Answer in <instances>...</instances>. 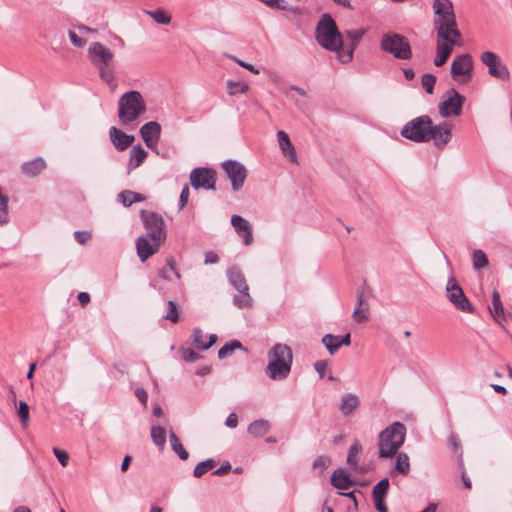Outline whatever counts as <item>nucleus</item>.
Masks as SVG:
<instances>
[{
    "mask_svg": "<svg viewBox=\"0 0 512 512\" xmlns=\"http://www.w3.org/2000/svg\"><path fill=\"white\" fill-rule=\"evenodd\" d=\"M88 56L91 63L99 70L100 79L111 90H115L117 83L114 76V53L100 42H92L88 48Z\"/></svg>",
    "mask_w": 512,
    "mask_h": 512,
    "instance_id": "f257e3e1",
    "label": "nucleus"
},
{
    "mask_svg": "<svg viewBox=\"0 0 512 512\" xmlns=\"http://www.w3.org/2000/svg\"><path fill=\"white\" fill-rule=\"evenodd\" d=\"M269 362L265 368V374L274 381H281L291 372L293 354L286 344H275L268 352Z\"/></svg>",
    "mask_w": 512,
    "mask_h": 512,
    "instance_id": "f03ea898",
    "label": "nucleus"
},
{
    "mask_svg": "<svg viewBox=\"0 0 512 512\" xmlns=\"http://www.w3.org/2000/svg\"><path fill=\"white\" fill-rule=\"evenodd\" d=\"M433 11L435 14L433 25L439 39H446L447 34L461 37L457 29L456 16L451 0H434Z\"/></svg>",
    "mask_w": 512,
    "mask_h": 512,
    "instance_id": "7ed1b4c3",
    "label": "nucleus"
},
{
    "mask_svg": "<svg viewBox=\"0 0 512 512\" xmlns=\"http://www.w3.org/2000/svg\"><path fill=\"white\" fill-rule=\"evenodd\" d=\"M406 438V427L400 422H394L378 435V456L380 458L394 457Z\"/></svg>",
    "mask_w": 512,
    "mask_h": 512,
    "instance_id": "20e7f679",
    "label": "nucleus"
},
{
    "mask_svg": "<svg viewBox=\"0 0 512 512\" xmlns=\"http://www.w3.org/2000/svg\"><path fill=\"white\" fill-rule=\"evenodd\" d=\"M315 37L320 46L329 51L342 49L343 38L334 19L327 13L323 14L317 24Z\"/></svg>",
    "mask_w": 512,
    "mask_h": 512,
    "instance_id": "39448f33",
    "label": "nucleus"
},
{
    "mask_svg": "<svg viewBox=\"0 0 512 512\" xmlns=\"http://www.w3.org/2000/svg\"><path fill=\"white\" fill-rule=\"evenodd\" d=\"M146 111V103L139 91L130 90L118 101V117L123 125L137 120Z\"/></svg>",
    "mask_w": 512,
    "mask_h": 512,
    "instance_id": "423d86ee",
    "label": "nucleus"
},
{
    "mask_svg": "<svg viewBox=\"0 0 512 512\" xmlns=\"http://www.w3.org/2000/svg\"><path fill=\"white\" fill-rule=\"evenodd\" d=\"M382 51L393 55L398 60H410L412 58V49L409 40L395 32L385 33L380 40Z\"/></svg>",
    "mask_w": 512,
    "mask_h": 512,
    "instance_id": "0eeeda50",
    "label": "nucleus"
},
{
    "mask_svg": "<svg viewBox=\"0 0 512 512\" xmlns=\"http://www.w3.org/2000/svg\"><path fill=\"white\" fill-rule=\"evenodd\" d=\"M229 283L239 292L235 295L233 303L240 309L252 307L253 300L249 294V286L242 272L237 267H231L227 271Z\"/></svg>",
    "mask_w": 512,
    "mask_h": 512,
    "instance_id": "6e6552de",
    "label": "nucleus"
},
{
    "mask_svg": "<svg viewBox=\"0 0 512 512\" xmlns=\"http://www.w3.org/2000/svg\"><path fill=\"white\" fill-rule=\"evenodd\" d=\"M431 126V118L428 115L418 116L408 121L401 129V136L416 143L427 142Z\"/></svg>",
    "mask_w": 512,
    "mask_h": 512,
    "instance_id": "1a4fd4ad",
    "label": "nucleus"
},
{
    "mask_svg": "<svg viewBox=\"0 0 512 512\" xmlns=\"http://www.w3.org/2000/svg\"><path fill=\"white\" fill-rule=\"evenodd\" d=\"M140 217L144 228L151 240L165 241L167 237L165 222L163 217L153 211L141 210Z\"/></svg>",
    "mask_w": 512,
    "mask_h": 512,
    "instance_id": "9d476101",
    "label": "nucleus"
},
{
    "mask_svg": "<svg viewBox=\"0 0 512 512\" xmlns=\"http://www.w3.org/2000/svg\"><path fill=\"white\" fill-rule=\"evenodd\" d=\"M464 102L465 97L454 88H450L445 92L443 99L439 103V114L444 118L459 116Z\"/></svg>",
    "mask_w": 512,
    "mask_h": 512,
    "instance_id": "9b49d317",
    "label": "nucleus"
},
{
    "mask_svg": "<svg viewBox=\"0 0 512 512\" xmlns=\"http://www.w3.org/2000/svg\"><path fill=\"white\" fill-rule=\"evenodd\" d=\"M446 296L457 310L465 313H474V307L454 277H450L448 279L446 286Z\"/></svg>",
    "mask_w": 512,
    "mask_h": 512,
    "instance_id": "f8f14e48",
    "label": "nucleus"
},
{
    "mask_svg": "<svg viewBox=\"0 0 512 512\" xmlns=\"http://www.w3.org/2000/svg\"><path fill=\"white\" fill-rule=\"evenodd\" d=\"M481 61L487 66L490 76L504 81L509 80L510 73L508 67L497 54L491 51H485L481 54Z\"/></svg>",
    "mask_w": 512,
    "mask_h": 512,
    "instance_id": "ddd939ff",
    "label": "nucleus"
},
{
    "mask_svg": "<svg viewBox=\"0 0 512 512\" xmlns=\"http://www.w3.org/2000/svg\"><path fill=\"white\" fill-rule=\"evenodd\" d=\"M190 183L194 189L215 190L216 172L212 168H194L190 173Z\"/></svg>",
    "mask_w": 512,
    "mask_h": 512,
    "instance_id": "4468645a",
    "label": "nucleus"
},
{
    "mask_svg": "<svg viewBox=\"0 0 512 512\" xmlns=\"http://www.w3.org/2000/svg\"><path fill=\"white\" fill-rule=\"evenodd\" d=\"M224 172L231 181L233 191H239L247 177V169L243 164L236 160H227L221 164Z\"/></svg>",
    "mask_w": 512,
    "mask_h": 512,
    "instance_id": "2eb2a0df",
    "label": "nucleus"
},
{
    "mask_svg": "<svg viewBox=\"0 0 512 512\" xmlns=\"http://www.w3.org/2000/svg\"><path fill=\"white\" fill-rule=\"evenodd\" d=\"M473 62L469 54L458 55L451 64V75L454 78L463 76L462 82H468L472 78Z\"/></svg>",
    "mask_w": 512,
    "mask_h": 512,
    "instance_id": "dca6fc26",
    "label": "nucleus"
},
{
    "mask_svg": "<svg viewBox=\"0 0 512 512\" xmlns=\"http://www.w3.org/2000/svg\"><path fill=\"white\" fill-rule=\"evenodd\" d=\"M369 295V289L365 284L358 288L356 295V306L353 312V319L357 323H363L368 320L369 304L367 299Z\"/></svg>",
    "mask_w": 512,
    "mask_h": 512,
    "instance_id": "f3484780",
    "label": "nucleus"
},
{
    "mask_svg": "<svg viewBox=\"0 0 512 512\" xmlns=\"http://www.w3.org/2000/svg\"><path fill=\"white\" fill-rule=\"evenodd\" d=\"M452 138V131L451 127L448 124H439L435 125L431 121V126L429 130V134L427 137V142L430 140L434 141V145L439 148L443 149L451 140Z\"/></svg>",
    "mask_w": 512,
    "mask_h": 512,
    "instance_id": "a211bd4d",
    "label": "nucleus"
},
{
    "mask_svg": "<svg viewBox=\"0 0 512 512\" xmlns=\"http://www.w3.org/2000/svg\"><path fill=\"white\" fill-rule=\"evenodd\" d=\"M459 38L460 37L453 36V34H447L446 39L438 38L436 57L434 59L435 66L441 67L446 63L451 53L453 52L457 39Z\"/></svg>",
    "mask_w": 512,
    "mask_h": 512,
    "instance_id": "6ab92c4d",
    "label": "nucleus"
},
{
    "mask_svg": "<svg viewBox=\"0 0 512 512\" xmlns=\"http://www.w3.org/2000/svg\"><path fill=\"white\" fill-rule=\"evenodd\" d=\"M163 241L151 240L148 235L139 236L136 239L137 255L141 262H145L151 256L156 254Z\"/></svg>",
    "mask_w": 512,
    "mask_h": 512,
    "instance_id": "aec40b11",
    "label": "nucleus"
},
{
    "mask_svg": "<svg viewBox=\"0 0 512 512\" xmlns=\"http://www.w3.org/2000/svg\"><path fill=\"white\" fill-rule=\"evenodd\" d=\"M140 134L146 146L153 149L160 139L161 125L156 121L147 122L140 128Z\"/></svg>",
    "mask_w": 512,
    "mask_h": 512,
    "instance_id": "412c9836",
    "label": "nucleus"
},
{
    "mask_svg": "<svg viewBox=\"0 0 512 512\" xmlns=\"http://www.w3.org/2000/svg\"><path fill=\"white\" fill-rule=\"evenodd\" d=\"M231 225L238 236L243 239L245 245H250L253 242L252 228L248 220L240 215H233L231 217Z\"/></svg>",
    "mask_w": 512,
    "mask_h": 512,
    "instance_id": "4be33fe9",
    "label": "nucleus"
},
{
    "mask_svg": "<svg viewBox=\"0 0 512 512\" xmlns=\"http://www.w3.org/2000/svg\"><path fill=\"white\" fill-rule=\"evenodd\" d=\"M109 136L111 142L118 151H124L127 149L135 139L133 135H128L114 126L110 128Z\"/></svg>",
    "mask_w": 512,
    "mask_h": 512,
    "instance_id": "5701e85b",
    "label": "nucleus"
},
{
    "mask_svg": "<svg viewBox=\"0 0 512 512\" xmlns=\"http://www.w3.org/2000/svg\"><path fill=\"white\" fill-rule=\"evenodd\" d=\"M279 147L284 156H287L291 162L297 161V154L288 134L280 130L277 132Z\"/></svg>",
    "mask_w": 512,
    "mask_h": 512,
    "instance_id": "b1692460",
    "label": "nucleus"
},
{
    "mask_svg": "<svg viewBox=\"0 0 512 512\" xmlns=\"http://www.w3.org/2000/svg\"><path fill=\"white\" fill-rule=\"evenodd\" d=\"M46 168V162L43 158L37 157L31 161L25 162L21 166V172L28 177L38 176Z\"/></svg>",
    "mask_w": 512,
    "mask_h": 512,
    "instance_id": "393cba45",
    "label": "nucleus"
},
{
    "mask_svg": "<svg viewBox=\"0 0 512 512\" xmlns=\"http://www.w3.org/2000/svg\"><path fill=\"white\" fill-rule=\"evenodd\" d=\"M331 484L337 489L346 490L352 486V480L345 470L339 468L332 473Z\"/></svg>",
    "mask_w": 512,
    "mask_h": 512,
    "instance_id": "a878e982",
    "label": "nucleus"
},
{
    "mask_svg": "<svg viewBox=\"0 0 512 512\" xmlns=\"http://www.w3.org/2000/svg\"><path fill=\"white\" fill-rule=\"evenodd\" d=\"M360 401L356 394L348 393L341 397L339 409L343 415L348 416L359 406Z\"/></svg>",
    "mask_w": 512,
    "mask_h": 512,
    "instance_id": "bb28decb",
    "label": "nucleus"
},
{
    "mask_svg": "<svg viewBox=\"0 0 512 512\" xmlns=\"http://www.w3.org/2000/svg\"><path fill=\"white\" fill-rule=\"evenodd\" d=\"M147 155V151L141 145L133 146L132 149L130 150L128 170L131 171L139 167L144 162Z\"/></svg>",
    "mask_w": 512,
    "mask_h": 512,
    "instance_id": "cd10ccee",
    "label": "nucleus"
},
{
    "mask_svg": "<svg viewBox=\"0 0 512 512\" xmlns=\"http://www.w3.org/2000/svg\"><path fill=\"white\" fill-rule=\"evenodd\" d=\"M270 430V423L264 419H258L250 423L248 433L255 438L264 436Z\"/></svg>",
    "mask_w": 512,
    "mask_h": 512,
    "instance_id": "c85d7f7f",
    "label": "nucleus"
},
{
    "mask_svg": "<svg viewBox=\"0 0 512 512\" xmlns=\"http://www.w3.org/2000/svg\"><path fill=\"white\" fill-rule=\"evenodd\" d=\"M489 310L493 318L498 322H500V318L504 317V307L500 293L496 289L492 293V307Z\"/></svg>",
    "mask_w": 512,
    "mask_h": 512,
    "instance_id": "c756f323",
    "label": "nucleus"
},
{
    "mask_svg": "<svg viewBox=\"0 0 512 512\" xmlns=\"http://www.w3.org/2000/svg\"><path fill=\"white\" fill-rule=\"evenodd\" d=\"M395 456H396V463H395L393 472H396V473H399L402 475H408L410 472L409 456L404 452H401V453L397 452V454Z\"/></svg>",
    "mask_w": 512,
    "mask_h": 512,
    "instance_id": "7c9ffc66",
    "label": "nucleus"
},
{
    "mask_svg": "<svg viewBox=\"0 0 512 512\" xmlns=\"http://www.w3.org/2000/svg\"><path fill=\"white\" fill-rule=\"evenodd\" d=\"M361 452H362V445L360 444L359 441H355L349 448V451L347 454V464L354 471H357L358 456Z\"/></svg>",
    "mask_w": 512,
    "mask_h": 512,
    "instance_id": "2f4dec72",
    "label": "nucleus"
},
{
    "mask_svg": "<svg viewBox=\"0 0 512 512\" xmlns=\"http://www.w3.org/2000/svg\"><path fill=\"white\" fill-rule=\"evenodd\" d=\"M118 197H119L121 203L126 207L131 206L132 204H134L136 202H141L145 199L142 194L131 191V190L122 191L118 195Z\"/></svg>",
    "mask_w": 512,
    "mask_h": 512,
    "instance_id": "473e14b6",
    "label": "nucleus"
},
{
    "mask_svg": "<svg viewBox=\"0 0 512 512\" xmlns=\"http://www.w3.org/2000/svg\"><path fill=\"white\" fill-rule=\"evenodd\" d=\"M151 438L153 443L162 450L166 443V430L161 426L152 425Z\"/></svg>",
    "mask_w": 512,
    "mask_h": 512,
    "instance_id": "72a5a7b5",
    "label": "nucleus"
},
{
    "mask_svg": "<svg viewBox=\"0 0 512 512\" xmlns=\"http://www.w3.org/2000/svg\"><path fill=\"white\" fill-rule=\"evenodd\" d=\"M236 349H244L242 343L236 339L231 340L225 343L218 351V357L220 359H225L232 355L234 350Z\"/></svg>",
    "mask_w": 512,
    "mask_h": 512,
    "instance_id": "f704fd0d",
    "label": "nucleus"
},
{
    "mask_svg": "<svg viewBox=\"0 0 512 512\" xmlns=\"http://www.w3.org/2000/svg\"><path fill=\"white\" fill-rule=\"evenodd\" d=\"M389 490V479L384 478L380 480L372 490V497L373 498H386Z\"/></svg>",
    "mask_w": 512,
    "mask_h": 512,
    "instance_id": "c9c22d12",
    "label": "nucleus"
},
{
    "mask_svg": "<svg viewBox=\"0 0 512 512\" xmlns=\"http://www.w3.org/2000/svg\"><path fill=\"white\" fill-rule=\"evenodd\" d=\"M144 12L153 18L157 23L168 25L171 22V17L163 9H156L153 11L144 10Z\"/></svg>",
    "mask_w": 512,
    "mask_h": 512,
    "instance_id": "e433bc0d",
    "label": "nucleus"
},
{
    "mask_svg": "<svg viewBox=\"0 0 512 512\" xmlns=\"http://www.w3.org/2000/svg\"><path fill=\"white\" fill-rule=\"evenodd\" d=\"M472 259L473 266L476 270L483 269L489 264L486 254L481 249H476L473 251Z\"/></svg>",
    "mask_w": 512,
    "mask_h": 512,
    "instance_id": "4c0bfd02",
    "label": "nucleus"
},
{
    "mask_svg": "<svg viewBox=\"0 0 512 512\" xmlns=\"http://www.w3.org/2000/svg\"><path fill=\"white\" fill-rule=\"evenodd\" d=\"M322 343L325 345L328 352L333 355L339 350L338 336L333 334H326L322 338Z\"/></svg>",
    "mask_w": 512,
    "mask_h": 512,
    "instance_id": "58836bf2",
    "label": "nucleus"
},
{
    "mask_svg": "<svg viewBox=\"0 0 512 512\" xmlns=\"http://www.w3.org/2000/svg\"><path fill=\"white\" fill-rule=\"evenodd\" d=\"M214 466H215V461L213 459L204 460L195 466L193 475L196 478H200L205 473H207L210 469H212Z\"/></svg>",
    "mask_w": 512,
    "mask_h": 512,
    "instance_id": "ea45409f",
    "label": "nucleus"
},
{
    "mask_svg": "<svg viewBox=\"0 0 512 512\" xmlns=\"http://www.w3.org/2000/svg\"><path fill=\"white\" fill-rule=\"evenodd\" d=\"M365 33V29L348 30L346 32V35L351 40L350 48H353L355 50L359 43L361 42Z\"/></svg>",
    "mask_w": 512,
    "mask_h": 512,
    "instance_id": "a19ab883",
    "label": "nucleus"
},
{
    "mask_svg": "<svg viewBox=\"0 0 512 512\" xmlns=\"http://www.w3.org/2000/svg\"><path fill=\"white\" fill-rule=\"evenodd\" d=\"M227 90L230 95L242 94L248 90V85L242 82L229 80L227 82Z\"/></svg>",
    "mask_w": 512,
    "mask_h": 512,
    "instance_id": "79ce46f5",
    "label": "nucleus"
},
{
    "mask_svg": "<svg viewBox=\"0 0 512 512\" xmlns=\"http://www.w3.org/2000/svg\"><path fill=\"white\" fill-rule=\"evenodd\" d=\"M436 77L433 74H424L421 78V85L428 94H433Z\"/></svg>",
    "mask_w": 512,
    "mask_h": 512,
    "instance_id": "37998d69",
    "label": "nucleus"
},
{
    "mask_svg": "<svg viewBox=\"0 0 512 512\" xmlns=\"http://www.w3.org/2000/svg\"><path fill=\"white\" fill-rule=\"evenodd\" d=\"M167 305H168V311H167L166 315L164 316V319L170 320L171 322H174V323L177 322L179 320L177 304L174 301L169 300L167 302Z\"/></svg>",
    "mask_w": 512,
    "mask_h": 512,
    "instance_id": "c03bdc74",
    "label": "nucleus"
},
{
    "mask_svg": "<svg viewBox=\"0 0 512 512\" xmlns=\"http://www.w3.org/2000/svg\"><path fill=\"white\" fill-rule=\"evenodd\" d=\"M18 416L23 425H26L28 423V421H29V406L24 401L19 402Z\"/></svg>",
    "mask_w": 512,
    "mask_h": 512,
    "instance_id": "a18cd8bd",
    "label": "nucleus"
},
{
    "mask_svg": "<svg viewBox=\"0 0 512 512\" xmlns=\"http://www.w3.org/2000/svg\"><path fill=\"white\" fill-rule=\"evenodd\" d=\"M192 340H193V344L198 349H201V346L205 345L204 334H203V331L200 328H195L193 330V332H192Z\"/></svg>",
    "mask_w": 512,
    "mask_h": 512,
    "instance_id": "49530a36",
    "label": "nucleus"
},
{
    "mask_svg": "<svg viewBox=\"0 0 512 512\" xmlns=\"http://www.w3.org/2000/svg\"><path fill=\"white\" fill-rule=\"evenodd\" d=\"M331 464V460L327 456H318L313 462V468H320L323 472L325 469L329 467Z\"/></svg>",
    "mask_w": 512,
    "mask_h": 512,
    "instance_id": "de8ad7c7",
    "label": "nucleus"
},
{
    "mask_svg": "<svg viewBox=\"0 0 512 512\" xmlns=\"http://www.w3.org/2000/svg\"><path fill=\"white\" fill-rule=\"evenodd\" d=\"M354 49L353 48H348L347 50H338L336 51L337 52V55H338V59L342 62V63H348L350 62L352 59H353V54H354Z\"/></svg>",
    "mask_w": 512,
    "mask_h": 512,
    "instance_id": "09e8293b",
    "label": "nucleus"
},
{
    "mask_svg": "<svg viewBox=\"0 0 512 512\" xmlns=\"http://www.w3.org/2000/svg\"><path fill=\"white\" fill-rule=\"evenodd\" d=\"M53 453L57 460L59 461V463L61 464V466L66 467L68 465L69 455L67 454V452L60 450L58 448H53Z\"/></svg>",
    "mask_w": 512,
    "mask_h": 512,
    "instance_id": "8fccbe9b",
    "label": "nucleus"
},
{
    "mask_svg": "<svg viewBox=\"0 0 512 512\" xmlns=\"http://www.w3.org/2000/svg\"><path fill=\"white\" fill-rule=\"evenodd\" d=\"M182 357L187 362H195L201 358L200 354L192 349H182Z\"/></svg>",
    "mask_w": 512,
    "mask_h": 512,
    "instance_id": "3c124183",
    "label": "nucleus"
},
{
    "mask_svg": "<svg viewBox=\"0 0 512 512\" xmlns=\"http://www.w3.org/2000/svg\"><path fill=\"white\" fill-rule=\"evenodd\" d=\"M263 3H265L268 7L279 9V10H285L286 9V3L284 0H261Z\"/></svg>",
    "mask_w": 512,
    "mask_h": 512,
    "instance_id": "603ef678",
    "label": "nucleus"
},
{
    "mask_svg": "<svg viewBox=\"0 0 512 512\" xmlns=\"http://www.w3.org/2000/svg\"><path fill=\"white\" fill-rule=\"evenodd\" d=\"M189 193V187L185 185L179 197V210H182L186 206L189 198Z\"/></svg>",
    "mask_w": 512,
    "mask_h": 512,
    "instance_id": "864d4df0",
    "label": "nucleus"
},
{
    "mask_svg": "<svg viewBox=\"0 0 512 512\" xmlns=\"http://www.w3.org/2000/svg\"><path fill=\"white\" fill-rule=\"evenodd\" d=\"M68 36L71 43L76 47H83L86 44V41L79 37L74 31L70 30Z\"/></svg>",
    "mask_w": 512,
    "mask_h": 512,
    "instance_id": "5fc2aeb1",
    "label": "nucleus"
},
{
    "mask_svg": "<svg viewBox=\"0 0 512 512\" xmlns=\"http://www.w3.org/2000/svg\"><path fill=\"white\" fill-rule=\"evenodd\" d=\"M74 238L78 243L85 244L91 238V234L86 231H75Z\"/></svg>",
    "mask_w": 512,
    "mask_h": 512,
    "instance_id": "6e6d98bb",
    "label": "nucleus"
},
{
    "mask_svg": "<svg viewBox=\"0 0 512 512\" xmlns=\"http://www.w3.org/2000/svg\"><path fill=\"white\" fill-rule=\"evenodd\" d=\"M172 450L178 455V457L181 460H187L189 457V453L187 452V450L183 447V445L181 443L177 444L174 448H172Z\"/></svg>",
    "mask_w": 512,
    "mask_h": 512,
    "instance_id": "4d7b16f0",
    "label": "nucleus"
},
{
    "mask_svg": "<svg viewBox=\"0 0 512 512\" xmlns=\"http://www.w3.org/2000/svg\"><path fill=\"white\" fill-rule=\"evenodd\" d=\"M135 395L136 397L138 398V400L144 405L146 406L147 405V401H148V393L145 389L143 388H137L135 390Z\"/></svg>",
    "mask_w": 512,
    "mask_h": 512,
    "instance_id": "13d9d810",
    "label": "nucleus"
},
{
    "mask_svg": "<svg viewBox=\"0 0 512 512\" xmlns=\"http://www.w3.org/2000/svg\"><path fill=\"white\" fill-rule=\"evenodd\" d=\"M218 261H219V257L216 253H214L213 251L206 252L205 259H204V263L206 265L215 264Z\"/></svg>",
    "mask_w": 512,
    "mask_h": 512,
    "instance_id": "bf43d9fd",
    "label": "nucleus"
},
{
    "mask_svg": "<svg viewBox=\"0 0 512 512\" xmlns=\"http://www.w3.org/2000/svg\"><path fill=\"white\" fill-rule=\"evenodd\" d=\"M225 425L229 428H236L238 425V418L235 413H230L226 418Z\"/></svg>",
    "mask_w": 512,
    "mask_h": 512,
    "instance_id": "052dcab7",
    "label": "nucleus"
},
{
    "mask_svg": "<svg viewBox=\"0 0 512 512\" xmlns=\"http://www.w3.org/2000/svg\"><path fill=\"white\" fill-rule=\"evenodd\" d=\"M314 368H315V370L319 373V376H320L321 378H323V376H324V372H325V370H326V368H327V363H326L325 361H322V360H320V361H316V362L314 363Z\"/></svg>",
    "mask_w": 512,
    "mask_h": 512,
    "instance_id": "680f3d73",
    "label": "nucleus"
},
{
    "mask_svg": "<svg viewBox=\"0 0 512 512\" xmlns=\"http://www.w3.org/2000/svg\"><path fill=\"white\" fill-rule=\"evenodd\" d=\"M384 500V498H373L375 507L379 512H387V506Z\"/></svg>",
    "mask_w": 512,
    "mask_h": 512,
    "instance_id": "e2e57ef3",
    "label": "nucleus"
},
{
    "mask_svg": "<svg viewBox=\"0 0 512 512\" xmlns=\"http://www.w3.org/2000/svg\"><path fill=\"white\" fill-rule=\"evenodd\" d=\"M448 444L457 451L460 448V441L457 435L451 434L448 438Z\"/></svg>",
    "mask_w": 512,
    "mask_h": 512,
    "instance_id": "0e129e2a",
    "label": "nucleus"
},
{
    "mask_svg": "<svg viewBox=\"0 0 512 512\" xmlns=\"http://www.w3.org/2000/svg\"><path fill=\"white\" fill-rule=\"evenodd\" d=\"M77 299L82 306L87 305L91 300L90 294L88 292H80L77 295Z\"/></svg>",
    "mask_w": 512,
    "mask_h": 512,
    "instance_id": "69168bd1",
    "label": "nucleus"
},
{
    "mask_svg": "<svg viewBox=\"0 0 512 512\" xmlns=\"http://www.w3.org/2000/svg\"><path fill=\"white\" fill-rule=\"evenodd\" d=\"M167 266L170 268L171 271L174 272L175 276L179 279L181 277L179 271L176 269V263L173 257H169L166 260Z\"/></svg>",
    "mask_w": 512,
    "mask_h": 512,
    "instance_id": "338daca9",
    "label": "nucleus"
},
{
    "mask_svg": "<svg viewBox=\"0 0 512 512\" xmlns=\"http://www.w3.org/2000/svg\"><path fill=\"white\" fill-rule=\"evenodd\" d=\"M231 469V465L229 463H226L224 465H221L219 468H217L214 472H213V475H224L226 473H228Z\"/></svg>",
    "mask_w": 512,
    "mask_h": 512,
    "instance_id": "774afa93",
    "label": "nucleus"
}]
</instances>
